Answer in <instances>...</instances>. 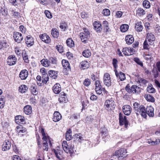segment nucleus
I'll return each instance as SVG.
<instances>
[{"instance_id": "obj_13", "label": "nucleus", "mask_w": 160, "mask_h": 160, "mask_svg": "<svg viewBox=\"0 0 160 160\" xmlns=\"http://www.w3.org/2000/svg\"><path fill=\"white\" fill-rule=\"evenodd\" d=\"M17 61V58L15 56L10 55L8 57L7 59V63L10 66L14 65Z\"/></svg>"}, {"instance_id": "obj_52", "label": "nucleus", "mask_w": 160, "mask_h": 160, "mask_svg": "<svg viewBox=\"0 0 160 160\" xmlns=\"http://www.w3.org/2000/svg\"><path fill=\"white\" fill-rule=\"evenodd\" d=\"M22 57L23 60L26 62H28V58L27 55L26 53L25 52H22Z\"/></svg>"}, {"instance_id": "obj_35", "label": "nucleus", "mask_w": 160, "mask_h": 160, "mask_svg": "<svg viewBox=\"0 0 160 160\" xmlns=\"http://www.w3.org/2000/svg\"><path fill=\"white\" fill-rule=\"evenodd\" d=\"M147 142L149 144L154 145L159 143L160 142V140L159 139H156L155 141H153L151 139H149L148 140Z\"/></svg>"}, {"instance_id": "obj_28", "label": "nucleus", "mask_w": 160, "mask_h": 160, "mask_svg": "<svg viewBox=\"0 0 160 160\" xmlns=\"http://www.w3.org/2000/svg\"><path fill=\"white\" fill-rule=\"evenodd\" d=\"M15 121L18 124L21 122L22 123L24 121V118L22 115L17 116L15 117Z\"/></svg>"}, {"instance_id": "obj_58", "label": "nucleus", "mask_w": 160, "mask_h": 160, "mask_svg": "<svg viewBox=\"0 0 160 160\" xmlns=\"http://www.w3.org/2000/svg\"><path fill=\"white\" fill-rule=\"evenodd\" d=\"M82 109H85L86 107L87 106V104H88V102L86 99H85L84 101H82Z\"/></svg>"}, {"instance_id": "obj_4", "label": "nucleus", "mask_w": 160, "mask_h": 160, "mask_svg": "<svg viewBox=\"0 0 160 160\" xmlns=\"http://www.w3.org/2000/svg\"><path fill=\"white\" fill-rule=\"evenodd\" d=\"M125 89L129 93H132L138 94L141 92L140 88L136 85H132L130 88L128 85L126 86Z\"/></svg>"}, {"instance_id": "obj_11", "label": "nucleus", "mask_w": 160, "mask_h": 160, "mask_svg": "<svg viewBox=\"0 0 160 160\" xmlns=\"http://www.w3.org/2000/svg\"><path fill=\"white\" fill-rule=\"evenodd\" d=\"M122 52L125 55L129 56L133 54L135 52L133 48H125L123 49Z\"/></svg>"}, {"instance_id": "obj_61", "label": "nucleus", "mask_w": 160, "mask_h": 160, "mask_svg": "<svg viewBox=\"0 0 160 160\" xmlns=\"http://www.w3.org/2000/svg\"><path fill=\"white\" fill-rule=\"evenodd\" d=\"M44 13L47 17L49 18H52V15L51 13L48 10H45Z\"/></svg>"}, {"instance_id": "obj_54", "label": "nucleus", "mask_w": 160, "mask_h": 160, "mask_svg": "<svg viewBox=\"0 0 160 160\" xmlns=\"http://www.w3.org/2000/svg\"><path fill=\"white\" fill-rule=\"evenodd\" d=\"M133 108L136 111V112H137L139 109L140 106V105L138 102H135L133 104Z\"/></svg>"}, {"instance_id": "obj_19", "label": "nucleus", "mask_w": 160, "mask_h": 160, "mask_svg": "<svg viewBox=\"0 0 160 160\" xmlns=\"http://www.w3.org/2000/svg\"><path fill=\"white\" fill-rule=\"evenodd\" d=\"M26 43L28 47H30L33 45L34 40L33 38L31 36H28L27 37L26 39Z\"/></svg>"}, {"instance_id": "obj_63", "label": "nucleus", "mask_w": 160, "mask_h": 160, "mask_svg": "<svg viewBox=\"0 0 160 160\" xmlns=\"http://www.w3.org/2000/svg\"><path fill=\"white\" fill-rule=\"evenodd\" d=\"M67 24L65 23H62L60 25V28L63 31H65L67 28Z\"/></svg>"}, {"instance_id": "obj_34", "label": "nucleus", "mask_w": 160, "mask_h": 160, "mask_svg": "<svg viewBox=\"0 0 160 160\" xmlns=\"http://www.w3.org/2000/svg\"><path fill=\"white\" fill-rule=\"evenodd\" d=\"M51 33L54 38H57L59 36V33L58 30L56 28H52L51 30Z\"/></svg>"}, {"instance_id": "obj_40", "label": "nucleus", "mask_w": 160, "mask_h": 160, "mask_svg": "<svg viewBox=\"0 0 160 160\" xmlns=\"http://www.w3.org/2000/svg\"><path fill=\"white\" fill-rule=\"evenodd\" d=\"M105 91L106 92H107L105 90V89L103 88H102V87H95V91L97 94L99 95L101 94L102 92V91Z\"/></svg>"}, {"instance_id": "obj_18", "label": "nucleus", "mask_w": 160, "mask_h": 160, "mask_svg": "<svg viewBox=\"0 0 160 160\" xmlns=\"http://www.w3.org/2000/svg\"><path fill=\"white\" fill-rule=\"evenodd\" d=\"M28 71L26 69L22 70L19 74L20 78L22 80L26 79L28 76Z\"/></svg>"}, {"instance_id": "obj_50", "label": "nucleus", "mask_w": 160, "mask_h": 160, "mask_svg": "<svg viewBox=\"0 0 160 160\" xmlns=\"http://www.w3.org/2000/svg\"><path fill=\"white\" fill-rule=\"evenodd\" d=\"M148 42L145 40L143 44V48L144 49L149 50L150 49L149 44H148Z\"/></svg>"}, {"instance_id": "obj_38", "label": "nucleus", "mask_w": 160, "mask_h": 160, "mask_svg": "<svg viewBox=\"0 0 160 160\" xmlns=\"http://www.w3.org/2000/svg\"><path fill=\"white\" fill-rule=\"evenodd\" d=\"M82 54L83 56L86 58H88L91 55L90 50L88 49L84 50L82 52Z\"/></svg>"}, {"instance_id": "obj_23", "label": "nucleus", "mask_w": 160, "mask_h": 160, "mask_svg": "<svg viewBox=\"0 0 160 160\" xmlns=\"http://www.w3.org/2000/svg\"><path fill=\"white\" fill-rule=\"evenodd\" d=\"M62 64L64 69H66L67 70H71L70 64L68 60L65 59L62 60Z\"/></svg>"}, {"instance_id": "obj_22", "label": "nucleus", "mask_w": 160, "mask_h": 160, "mask_svg": "<svg viewBox=\"0 0 160 160\" xmlns=\"http://www.w3.org/2000/svg\"><path fill=\"white\" fill-rule=\"evenodd\" d=\"M52 90L56 94L59 93L61 91L60 85L59 83H56L53 87Z\"/></svg>"}, {"instance_id": "obj_55", "label": "nucleus", "mask_w": 160, "mask_h": 160, "mask_svg": "<svg viewBox=\"0 0 160 160\" xmlns=\"http://www.w3.org/2000/svg\"><path fill=\"white\" fill-rule=\"evenodd\" d=\"M74 137L77 139H78V140L80 142L81 140H83V138L82 137L81 134L80 133L75 134Z\"/></svg>"}, {"instance_id": "obj_33", "label": "nucleus", "mask_w": 160, "mask_h": 160, "mask_svg": "<svg viewBox=\"0 0 160 160\" xmlns=\"http://www.w3.org/2000/svg\"><path fill=\"white\" fill-rule=\"evenodd\" d=\"M16 132L19 133H23L26 131V128L22 126H17L16 128Z\"/></svg>"}, {"instance_id": "obj_8", "label": "nucleus", "mask_w": 160, "mask_h": 160, "mask_svg": "<svg viewBox=\"0 0 160 160\" xmlns=\"http://www.w3.org/2000/svg\"><path fill=\"white\" fill-rule=\"evenodd\" d=\"M146 108L143 106H140L139 107V109L136 113L137 114H140L142 117L144 118H146L147 115V112L146 111Z\"/></svg>"}, {"instance_id": "obj_64", "label": "nucleus", "mask_w": 160, "mask_h": 160, "mask_svg": "<svg viewBox=\"0 0 160 160\" xmlns=\"http://www.w3.org/2000/svg\"><path fill=\"white\" fill-rule=\"evenodd\" d=\"M4 102L3 98H0V108H2L4 107Z\"/></svg>"}, {"instance_id": "obj_6", "label": "nucleus", "mask_w": 160, "mask_h": 160, "mask_svg": "<svg viewBox=\"0 0 160 160\" xmlns=\"http://www.w3.org/2000/svg\"><path fill=\"white\" fill-rule=\"evenodd\" d=\"M119 121L120 125H124L125 127L127 128L128 124V121L127 120L126 116H124L123 117V115L121 113L119 114Z\"/></svg>"}, {"instance_id": "obj_42", "label": "nucleus", "mask_w": 160, "mask_h": 160, "mask_svg": "<svg viewBox=\"0 0 160 160\" xmlns=\"http://www.w3.org/2000/svg\"><path fill=\"white\" fill-rule=\"evenodd\" d=\"M49 76L52 78L56 79L57 77V73L53 70H49L48 71Z\"/></svg>"}, {"instance_id": "obj_12", "label": "nucleus", "mask_w": 160, "mask_h": 160, "mask_svg": "<svg viewBox=\"0 0 160 160\" xmlns=\"http://www.w3.org/2000/svg\"><path fill=\"white\" fill-rule=\"evenodd\" d=\"M13 37L15 41L18 43L20 42L23 39V36L20 33L18 32H15Z\"/></svg>"}, {"instance_id": "obj_16", "label": "nucleus", "mask_w": 160, "mask_h": 160, "mask_svg": "<svg viewBox=\"0 0 160 160\" xmlns=\"http://www.w3.org/2000/svg\"><path fill=\"white\" fill-rule=\"evenodd\" d=\"M122 111L125 115L128 116L131 113L132 108L129 105H124L122 107Z\"/></svg>"}, {"instance_id": "obj_45", "label": "nucleus", "mask_w": 160, "mask_h": 160, "mask_svg": "<svg viewBox=\"0 0 160 160\" xmlns=\"http://www.w3.org/2000/svg\"><path fill=\"white\" fill-rule=\"evenodd\" d=\"M66 43L67 45L70 47H73L74 45V42L71 38H68L66 41Z\"/></svg>"}, {"instance_id": "obj_49", "label": "nucleus", "mask_w": 160, "mask_h": 160, "mask_svg": "<svg viewBox=\"0 0 160 160\" xmlns=\"http://www.w3.org/2000/svg\"><path fill=\"white\" fill-rule=\"evenodd\" d=\"M142 4L143 6L146 8H148L150 7V5L148 1L144 0Z\"/></svg>"}, {"instance_id": "obj_27", "label": "nucleus", "mask_w": 160, "mask_h": 160, "mask_svg": "<svg viewBox=\"0 0 160 160\" xmlns=\"http://www.w3.org/2000/svg\"><path fill=\"white\" fill-rule=\"evenodd\" d=\"M24 112L27 115H30L32 112V108L31 106L27 105L25 106L24 108Z\"/></svg>"}, {"instance_id": "obj_47", "label": "nucleus", "mask_w": 160, "mask_h": 160, "mask_svg": "<svg viewBox=\"0 0 160 160\" xmlns=\"http://www.w3.org/2000/svg\"><path fill=\"white\" fill-rule=\"evenodd\" d=\"M147 91L149 93H154L155 92L156 90L153 87L152 84L149 85L147 88Z\"/></svg>"}, {"instance_id": "obj_20", "label": "nucleus", "mask_w": 160, "mask_h": 160, "mask_svg": "<svg viewBox=\"0 0 160 160\" xmlns=\"http://www.w3.org/2000/svg\"><path fill=\"white\" fill-rule=\"evenodd\" d=\"M146 111L147 114L149 117H153L154 116V108L151 106H148L146 108Z\"/></svg>"}, {"instance_id": "obj_3", "label": "nucleus", "mask_w": 160, "mask_h": 160, "mask_svg": "<svg viewBox=\"0 0 160 160\" xmlns=\"http://www.w3.org/2000/svg\"><path fill=\"white\" fill-rule=\"evenodd\" d=\"M83 31L80 33L81 40L84 43L88 42V39L90 37V32L88 30L85 28L83 29Z\"/></svg>"}, {"instance_id": "obj_59", "label": "nucleus", "mask_w": 160, "mask_h": 160, "mask_svg": "<svg viewBox=\"0 0 160 160\" xmlns=\"http://www.w3.org/2000/svg\"><path fill=\"white\" fill-rule=\"evenodd\" d=\"M118 61L117 59L115 58L113 59L112 63L113 66L115 69V70H116V69L118 67Z\"/></svg>"}, {"instance_id": "obj_21", "label": "nucleus", "mask_w": 160, "mask_h": 160, "mask_svg": "<svg viewBox=\"0 0 160 160\" xmlns=\"http://www.w3.org/2000/svg\"><path fill=\"white\" fill-rule=\"evenodd\" d=\"M61 118L62 116L59 112L58 111L54 112L52 118L54 122H58L61 119Z\"/></svg>"}, {"instance_id": "obj_46", "label": "nucleus", "mask_w": 160, "mask_h": 160, "mask_svg": "<svg viewBox=\"0 0 160 160\" xmlns=\"http://www.w3.org/2000/svg\"><path fill=\"white\" fill-rule=\"evenodd\" d=\"M145 98L148 101L153 102H154V98L152 96L149 94L145 95Z\"/></svg>"}, {"instance_id": "obj_44", "label": "nucleus", "mask_w": 160, "mask_h": 160, "mask_svg": "<svg viewBox=\"0 0 160 160\" xmlns=\"http://www.w3.org/2000/svg\"><path fill=\"white\" fill-rule=\"evenodd\" d=\"M128 27L129 26L127 24H124L121 25L120 29L122 32H125L128 30Z\"/></svg>"}, {"instance_id": "obj_9", "label": "nucleus", "mask_w": 160, "mask_h": 160, "mask_svg": "<svg viewBox=\"0 0 160 160\" xmlns=\"http://www.w3.org/2000/svg\"><path fill=\"white\" fill-rule=\"evenodd\" d=\"M103 82L104 84L107 86L111 85V78L110 75L107 73H105L103 76Z\"/></svg>"}, {"instance_id": "obj_43", "label": "nucleus", "mask_w": 160, "mask_h": 160, "mask_svg": "<svg viewBox=\"0 0 160 160\" xmlns=\"http://www.w3.org/2000/svg\"><path fill=\"white\" fill-rule=\"evenodd\" d=\"M145 11L142 8H139L137 10V14L139 16H141L145 14Z\"/></svg>"}, {"instance_id": "obj_25", "label": "nucleus", "mask_w": 160, "mask_h": 160, "mask_svg": "<svg viewBox=\"0 0 160 160\" xmlns=\"http://www.w3.org/2000/svg\"><path fill=\"white\" fill-rule=\"evenodd\" d=\"M125 41L128 44L130 45L133 42L134 39L132 35H128L125 37Z\"/></svg>"}, {"instance_id": "obj_7", "label": "nucleus", "mask_w": 160, "mask_h": 160, "mask_svg": "<svg viewBox=\"0 0 160 160\" xmlns=\"http://www.w3.org/2000/svg\"><path fill=\"white\" fill-rule=\"evenodd\" d=\"M53 151L56 157L58 160H62L64 158L62 150L57 149H54Z\"/></svg>"}, {"instance_id": "obj_39", "label": "nucleus", "mask_w": 160, "mask_h": 160, "mask_svg": "<svg viewBox=\"0 0 160 160\" xmlns=\"http://www.w3.org/2000/svg\"><path fill=\"white\" fill-rule=\"evenodd\" d=\"M9 45L5 40L3 41H0V50L3 49L4 48H7Z\"/></svg>"}, {"instance_id": "obj_26", "label": "nucleus", "mask_w": 160, "mask_h": 160, "mask_svg": "<svg viewBox=\"0 0 160 160\" xmlns=\"http://www.w3.org/2000/svg\"><path fill=\"white\" fill-rule=\"evenodd\" d=\"M30 91L31 93L33 95H36L38 93V90L37 86L35 84L32 85L30 88Z\"/></svg>"}, {"instance_id": "obj_37", "label": "nucleus", "mask_w": 160, "mask_h": 160, "mask_svg": "<svg viewBox=\"0 0 160 160\" xmlns=\"http://www.w3.org/2000/svg\"><path fill=\"white\" fill-rule=\"evenodd\" d=\"M72 131L69 129L66 133V139L68 141L70 140L72 138Z\"/></svg>"}, {"instance_id": "obj_60", "label": "nucleus", "mask_w": 160, "mask_h": 160, "mask_svg": "<svg viewBox=\"0 0 160 160\" xmlns=\"http://www.w3.org/2000/svg\"><path fill=\"white\" fill-rule=\"evenodd\" d=\"M143 57L146 60H148L151 58L152 55L151 54H144L143 55Z\"/></svg>"}, {"instance_id": "obj_48", "label": "nucleus", "mask_w": 160, "mask_h": 160, "mask_svg": "<svg viewBox=\"0 0 160 160\" xmlns=\"http://www.w3.org/2000/svg\"><path fill=\"white\" fill-rule=\"evenodd\" d=\"M133 60L136 62L138 64L140 65L142 67H143V64L142 62L140 60V59L138 58H135Z\"/></svg>"}, {"instance_id": "obj_17", "label": "nucleus", "mask_w": 160, "mask_h": 160, "mask_svg": "<svg viewBox=\"0 0 160 160\" xmlns=\"http://www.w3.org/2000/svg\"><path fill=\"white\" fill-rule=\"evenodd\" d=\"M104 106L108 108H114L115 107V102L113 100H107L104 103Z\"/></svg>"}, {"instance_id": "obj_36", "label": "nucleus", "mask_w": 160, "mask_h": 160, "mask_svg": "<svg viewBox=\"0 0 160 160\" xmlns=\"http://www.w3.org/2000/svg\"><path fill=\"white\" fill-rule=\"evenodd\" d=\"M66 96V94L64 93H63V94H62L58 98V101L61 103L65 102H66L67 98L65 97Z\"/></svg>"}, {"instance_id": "obj_2", "label": "nucleus", "mask_w": 160, "mask_h": 160, "mask_svg": "<svg viewBox=\"0 0 160 160\" xmlns=\"http://www.w3.org/2000/svg\"><path fill=\"white\" fill-rule=\"evenodd\" d=\"M62 146L64 151L67 153H69L71 155L73 153V149L74 146L72 143H68L66 141H63L62 143Z\"/></svg>"}, {"instance_id": "obj_15", "label": "nucleus", "mask_w": 160, "mask_h": 160, "mask_svg": "<svg viewBox=\"0 0 160 160\" xmlns=\"http://www.w3.org/2000/svg\"><path fill=\"white\" fill-rule=\"evenodd\" d=\"M11 147V142L8 140H6L3 142L2 145V150L3 151H6L9 150Z\"/></svg>"}, {"instance_id": "obj_5", "label": "nucleus", "mask_w": 160, "mask_h": 160, "mask_svg": "<svg viewBox=\"0 0 160 160\" xmlns=\"http://www.w3.org/2000/svg\"><path fill=\"white\" fill-rule=\"evenodd\" d=\"M155 39V37L152 32H148L147 34L145 40L148 42L150 45H152Z\"/></svg>"}, {"instance_id": "obj_10", "label": "nucleus", "mask_w": 160, "mask_h": 160, "mask_svg": "<svg viewBox=\"0 0 160 160\" xmlns=\"http://www.w3.org/2000/svg\"><path fill=\"white\" fill-rule=\"evenodd\" d=\"M126 149L124 148H122L116 151L115 152L114 155L118 156L119 158L120 157L124 158L126 155Z\"/></svg>"}, {"instance_id": "obj_32", "label": "nucleus", "mask_w": 160, "mask_h": 160, "mask_svg": "<svg viewBox=\"0 0 160 160\" xmlns=\"http://www.w3.org/2000/svg\"><path fill=\"white\" fill-rule=\"evenodd\" d=\"M41 64L45 67H48L50 66V62L47 59H43L40 61Z\"/></svg>"}, {"instance_id": "obj_53", "label": "nucleus", "mask_w": 160, "mask_h": 160, "mask_svg": "<svg viewBox=\"0 0 160 160\" xmlns=\"http://www.w3.org/2000/svg\"><path fill=\"white\" fill-rule=\"evenodd\" d=\"M110 12L108 9H105L103 10V14L106 16H108L110 15Z\"/></svg>"}, {"instance_id": "obj_31", "label": "nucleus", "mask_w": 160, "mask_h": 160, "mask_svg": "<svg viewBox=\"0 0 160 160\" xmlns=\"http://www.w3.org/2000/svg\"><path fill=\"white\" fill-rule=\"evenodd\" d=\"M81 68L82 69H85L88 68L89 66V62L87 61H82L80 63Z\"/></svg>"}, {"instance_id": "obj_29", "label": "nucleus", "mask_w": 160, "mask_h": 160, "mask_svg": "<svg viewBox=\"0 0 160 160\" xmlns=\"http://www.w3.org/2000/svg\"><path fill=\"white\" fill-rule=\"evenodd\" d=\"M93 26L97 32H100L102 30L101 24L98 22H94Z\"/></svg>"}, {"instance_id": "obj_51", "label": "nucleus", "mask_w": 160, "mask_h": 160, "mask_svg": "<svg viewBox=\"0 0 160 160\" xmlns=\"http://www.w3.org/2000/svg\"><path fill=\"white\" fill-rule=\"evenodd\" d=\"M102 25L104 27V29H105L106 31H108L109 29L108 22L106 21H104L103 22Z\"/></svg>"}, {"instance_id": "obj_56", "label": "nucleus", "mask_w": 160, "mask_h": 160, "mask_svg": "<svg viewBox=\"0 0 160 160\" xmlns=\"http://www.w3.org/2000/svg\"><path fill=\"white\" fill-rule=\"evenodd\" d=\"M40 71L42 73L43 76H48L47 72L44 68H42L40 70Z\"/></svg>"}, {"instance_id": "obj_1", "label": "nucleus", "mask_w": 160, "mask_h": 160, "mask_svg": "<svg viewBox=\"0 0 160 160\" xmlns=\"http://www.w3.org/2000/svg\"><path fill=\"white\" fill-rule=\"evenodd\" d=\"M39 132L41 133L42 138V142L41 143L40 138L38 137L37 139L38 150L39 152L48 151L49 147L52 146V139L45 132L44 129L42 128L39 129Z\"/></svg>"}, {"instance_id": "obj_24", "label": "nucleus", "mask_w": 160, "mask_h": 160, "mask_svg": "<svg viewBox=\"0 0 160 160\" xmlns=\"http://www.w3.org/2000/svg\"><path fill=\"white\" fill-rule=\"evenodd\" d=\"M114 71L117 77L120 79V81H122L124 80L125 78L126 77L125 74L123 72H120L119 73H118V72L116 70H115Z\"/></svg>"}, {"instance_id": "obj_41", "label": "nucleus", "mask_w": 160, "mask_h": 160, "mask_svg": "<svg viewBox=\"0 0 160 160\" xmlns=\"http://www.w3.org/2000/svg\"><path fill=\"white\" fill-rule=\"evenodd\" d=\"M28 88L26 85H22L19 87V91L21 93H24L28 90Z\"/></svg>"}, {"instance_id": "obj_57", "label": "nucleus", "mask_w": 160, "mask_h": 160, "mask_svg": "<svg viewBox=\"0 0 160 160\" xmlns=\"http://www.w3.org/2000/svg\"><path fill=\"white\" fill-rule=\"evenodd\" d=\"M56 48L58 51L60 53L63 52V48L62 46L61 45H58L56 46Z\"/></svg>"}, {"instance_id": "obj_62", "label": "nucleus", "mask_w": 160, "mask_h": 160, "mask_svg": "<svg viewBox=\"0 0 160 160\" xmlns=\"http://www.w3.org/2000/svg\"><path fill=\"white\" fill-rule=\"evenodd\" d=\"M90 83L91 82L89 79H86L84 81L83 84L85 86H88L90 85Z\"/></svg>"}, {"instance_id": "obj_14", "label": "nucleus", "mask_w": 160, "mask_h": 160, "mask_svg": "<svg viewBox=\"0 0 160 160\" xmlns=\"http://www.w3.org/2000/svg\"><path fill=\"white\" fill-rule=\"evenodd\" d=\"M39 38L42 41L46 43H48L51 41L50 38L46 33L40 35H39Z\"/></svg>"}, {"instance_id": "obj_30", "label": "nucleus", "mask_w": 160, "mask_h": 160, "mask_svg": "<svg viewBox=\"0 0 160 160\" xmlns=\"http://www.w3.org/2000/svg\"><path fill=\"white\" fill-rule=\"evenodd\" d=\"M135 28L136 31L138 32L142 31L143 29L142 22H137L135 24Z\"/></svg>"}]
</instances>
